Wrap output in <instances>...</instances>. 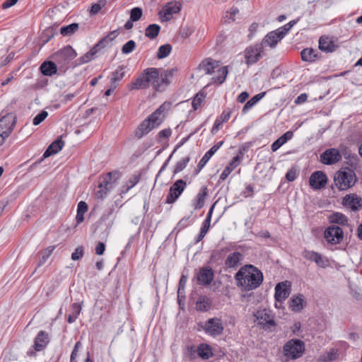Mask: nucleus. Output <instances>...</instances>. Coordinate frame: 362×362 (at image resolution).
<instances>
[{
  "label": "nucleus",
  "instance_id": "obj_1",
  "mask_svg": "<svg viewBox=\"0 0 362 362\" xmlns=\"http://www.w3.org/2000/svg\"><path fill=\"white\" fill-rule=\"evenodd\" d=\"M177 71V68L168 69L146 68L128 84V89L129 90H144L151 87L156 92H163L171 83V79Z\"/></svg>",
  "mask_w": 362,
  "mask_h": 362
},
{
  "label": "nucleus",
  "instance_id": "obj_2",
  "mask_svg": "<svg viewBox=\"0 0 362 362\" xmlns=\"http://www.w3.org/2000/svg\"><path fill=\"white\" fill-rule=\"evenodd\" d=\"M235 279L238 287L249 291L257 288L262 284L263 275L258 269L249 264L240 268L235 274Z\"/></svg>",
  "mask_w": 362,
  "mask_h": 362
},
{
  "label": "nucleus",
  "instance_id": "obj_3",
  "mask_svg": "<svg viewBox=\"0 0 362 362\" xmlns=\"http://www.w3.org/2000/svg\"><path fill=\"white\" fill-rule=\"evenodd\" d=\"M117 35V30H115L110 32L108 35L100 39L93 46V47L90 49V51L79 58L80 64L88 63L96 58L98 52L100 50L109 46L110 43L116 38Z\"/></svg>",
  "mask_w": 362,
  "mask_h": 362
},
{
  "label": "nucleus",
  "instance_id": "obj_4",
  "mask_svg": "<svg viewBox=\"0 0 362 362\" xmlns=\"http://www.w3.org/2000/svg\"><path fill=\"white\" fill-rule=\"evenodd\" d=\"M120 177L121 173L119 171H112L107 173L98 185L99 189L95 192L96 197L103 199L107 193L117 185V181Z\"/></svg>",
  "mask_w": 362,
  "mask_h": 362
},
{
  "label": "nucleus",
  "instance_id": "obj_5",
  "mask_svg": "<svg viewBox=\"0 0 362 362\" xmlns=\"http://www.w3.org/2000/svg\"><path fill=\"white\" fill-rule=\"evenodd\" d=\"M334 181L339 190H346L355 185L356 177L353 170L347 168L345 170L337 171L334 175Z\"/></svg>",
  "mask_w": 362,
  "mask_h": 362
},
{
  "label": "nucleus",
  "instance_id": "obj_6",
  "mask_svg": "<svg viewBox=\"0 0 362 362\" xmlns=\"http://www.w3.org/2000/svg\"><path fill=\"white\" fill-rule=\"evenodd\" d=\"M76 56V51L71 46L67 45L54 52L52 58L61 68L66 69L68 64Z\"/></svg>",
  "mask_w": 362,
  "mask_h": 362
},
{
  "label": "nucleus",
  "instance_id": "obj_7",
  "mask_svg": "<svg viewBox=\"0 0 362 362\" xmlns=\"http://www.w3.org/2000/svg\"><path fill=\"white\" fill-rule=\"evenodd\" d=\"M204 332L213 337L221 335L223 331L222 320L218 317H212L206 320L204 324H199Z\"/></svg>",
  "mask_w": 362,
  "mask_h": 362
},
{
  "label": "nucleus",
  "instance_id": "obj_8",
  "mask_svg": "<svg viewBox=\"0 0 362 362\" xmlns=\"http://www.w3.org/2000/svg\"><path fill=\"white\" fill-rule=\"evenodd\" d=\"M304 349V343L299 339L291 340L284 346V355L288 359H296L300 357Z\"/></svg>",
  "mask_w": 362,
  "mask_h": 362
},
{
  "label": "nucleus",
  "instance_id": "obj_9",
  "mask_svg": "<svg viewBox=\"0 0 362 362\" xmlns=\"http://www.w3.org/2000/svg\"><path fill=\"white\" fill-rule=\"evenodd\" d=\"M16 123V116L14 113L10 112L0 117V132L4 136H9L13 131Z\"/></svg>",
  "mask_w": 362,
  "mask_h": 362
},
{
  "label": "nucleus",
  "instance_id": "obj_10",
  "mask_svg": "<svg viewBox=\"0 0 362 362\" xmlns=\"http://www.w3.org/2000/svg\"><path fill=\"white\" fill-rule=\"evenodd\" d=\"M324 236L325 240L332 245L340 243L344 238L342 229L337 226L332 225L326 228Z\"/></svg>",
  "mask_w": 362,
  "mask_h": 362
},
{
  "label": "nucleus",
  "instance_id": "obj_11",
  "mask_svg": "<svg viewBox=\"0 0 362 362\" xmlns=\"http://www.w3.org/2000/svg\"><path fill=\"white\" fill-rule=\"evenodd\" d=\"M186 185V182L181 179L175 182V183L170 187L165 202L167 204L174 203L183 192Z\"/></svg>",
  "mask_w": 362,
  "mask_h": 362
},
{
  "label": "nucleus",
  "instance_id": "obj_12",
  "mask_svg": "<svg viewBox=\"0 0 362 362\" xmlns=\"http://www.w3.org/2000/svg\"><path fill=\"white\" fill-rule=\"evenodd\" d=\"M341 160V155L337 148L327 149L320 155V160L323 164L332 165Z\"/></svg>",
  "mask_w": 362,
  "mask_h": 362
},
{
  "label": "nucleus",
  "instance_id": "obj_13",
  "mask_svg": "<svg viewBox=\"0 0 362 362\" xmlns=\"http://www.w3.org/2000/svg\"><path fill=\"white\" fill-rule=\"evenodd\" d=\"M214 272L209 267H203L199 268L197 274V282L201 286H209L214 280Z\"/></svg>",
  "mask_w": 362,
  "mask_h": 362
},
{
  "label": "nucleus",
  "instance_id": "obj_14",
  "mask_svg": "<svg viewBox=\"0 0 362 362\" xmlns=\"http://www.w3.org/2000/svg\"><path fill=\"white\" fill-rule=\"evenodd\" d=\"M263 52L262 45H255L247 48L245 51V58L247 64H255L261 58Z\"/></svg>",
  "mask_w": 362,
  "mask_h": 362
},
{
  "label": "nucleus",
  "instance_id": "obj_15",
  "mask_svg": "<svg viewBox=\"0 0 362 362\" xmlns=\"http://www.w3.org/2000/svg\"><path fill=\"white\" fill-rule=\"evenodd\" d=\"M342 204L351 211H356L362 207V199L356 194H349L343 198Z\"/></svg>",
  "mask_w": 362,
  "mask_h": 362
},
{
  "label": "nucleus",
  "instance_id": "obj_16",
  "mask_svg": "<svg viewBox=\"0 0 362 362\" xmlns=\"http://www.w3.org/2000/svg\"><path fill=\"white\" fill-rule=\"evenodd\" d=\"M291 285L288 281L279 283L275 287V300L278 302L286 299L290 295Z\"/></svg>",
  "mask_w": 362,
  "mask_h": 362
},
{
  "label": "nucleus",
  "instance_id": "obj_17",
  "mask_svg": "<svg viewBox=\"0 0 362 362\" xmlns=\"http://www.w3.org/2000/svg\"><path fill=\"white\" fill-rule=\"evenodd\" d=\"M309 183L312 188L320 189L327 183V176L322 171H315L310 177Z\"/></svg>",
  "mask_w": 362,
  "mask_h": 362
},
{
  "label": "nucleus",
  "instance_id": "obj_18",
  "mask_svg": "<svg viewBox=\"0 0 362 362\" xmlns=\"http://www.w3.org/2000/svg\"><path fill=\"white\" fill-rule=\"evenodd\" d=\"M49 334L45 331H40L35 338L33 347L36 351L43 350L49 342Z\"/></svg>",
  "mask_w": 362,
  "mask_h": 362
},
{
  "label": "nucleus",
  "instance_id": "obj_19",
  "mask_svg": "<svg viewBox=\"0 0 362 362\" xmlns=\"http://www.w3.org/2000/svg\"><path fill=\"white\" fill-rule=\"evenodd\" d=\"M338 46L332 38L327 36H321L319 40V49L325 52L330 53L336 50Z\"/></svg>",
  "mask_w": 362,
  "mask_h": 362
},
{
  "label": "nucleus",
  "instance_id": "obj_20",
  "mask_svg": "<svg viewBox=\"0 0 362 362\" xmlns=\"http://www.w3.org/2000/svg\"><path fill=\"white\" fill-rule=\"evenodd\" d=\"M301 59L310 63L315 62L321 59V54L313 48H305L300 52Z\"/></svg>",
  "mask_w": 362,
  "mask_h": 362
},
{
  "label": "nucleus",
  "instance_id": "obj_21",
  "mask_svg": "<svg viewBox=\"0 0 362 362\" xmlns=\"http://www.w3.org/2000/svg\"><path fill=\"white\" fill-rule=\"evenodd\" d=\"M283 38L284 37H281L279 30L276 29V30L269 33L263 39L261 45H262V46L264 45H268L270 47L274 48L276 47L278 42Z\"/></svg>",
  "mask_w": 362,
  "mask_h": 362
},
{
  "label": "nucleus",
  "instance_id": "obj_22",
  "mask_svg": "<svg viewBox=\"0 0 362 362\" xmlns=\"http://www.w3.org/2000/svg\"><path fill=\"white\" fill-rule=\"evenodd\" d=\"M223 141H219L215 145H214L202 158L200 161L197 165L198 172H199L207 163L209 159L214 156V154L219 149V148L223 145Z\"/></svg>",
  "mask_w": 362,
  "mask_h": 362
},
{
  "label": "nucleus",
  "instance_id": "obj_23",
  "mask_svg": "<svg viewBox=\"0 0 362 362\" xmlns=\"http://www.w3.org/2000/svg\"><path fill=\"white\" fill-rule=\"evenodd\" d=\"M64 146V141L62 139V137H58L47 147V148L43 154V157L46 158L52 155L57 153L62 149Z\"/></svg>",
  "mask_w": 362,
  "mask_h": 362
},
{
  "label": "nucleus",
  "instance_id": "obj_24",
  "mask_svg": "<svg viewBox=\"0 0 362 362\" xmlns=\"http://www.w3.org/2000/svg\"><path fill=\"white\" fill-rule=\"evenodd\" d=\"M231 110H225L221 115L216 118L214 126L211 128V132L213 135L216 134L220 129V127L226 122H227L231 115Z\"/></svg>",
  "mask_w": 362,
  "mask_h": 362
},
{
  "label": "nucleus",
  "instance_id": "obj_25",
  "mask_svg": "<svg viewBox=\"0 0 362 362\" xmlns=\"http://www.w3.org/2000/svg\"><path fill=\"white\" fill-rule=\"evenodd\" d=\"M218 66V62L209 58L202 61L199 65L198 69L203 71L205 74H211L214 71V69Z\"/></svg>",
  "mask_w": 362,
  "mask_h": 362
},
{
  "label": "nucleus",
  "instance_id": "obj_26",
  "mask_svg": "<svg viewBox=\"0 0 362 362\" xmlns=\"http://www.w3.org/2000/svg\"><path fill=\"white\" fill-rule=\"evenodd\" d=\"M243 255L239 252H234L228 255L225 260V265L227 268H236L243 260Z\"/></svg>",
  "mask_w": 362,
  "mask_h": 362
},
{
  "label": "nucleus",
  "instance_id": "obj_27",
  "mask_svg": "<svg viewBox=\"0 0 362 362\" xmlns=\"http://www.w3.org/2000/svg\"><path fill=\"white\" fill-rule=\"evenodd\" d=\"M208 196V189L206 187H203L199 193L197 194L193 201V206L194 209H202L205 203V199Z\"/></svg>",
  "mask_w": 362,
  "mask_h": 362
},
{
  "label": "nucleus",
  "instance_id": "obj_28",
  "mask_svg": "<svg viewBox=\"0 0 362 362\" xmlns=\"http://www.w3.org/2000/svg\"><path fill=\"white\" fill-rule=\"evenodd\" d=\"M56 62L51 61L44 62L40 67L41 73L45 76H51L55 74L57 71Z\"/></svg>",
  "mask_w": 362,
  "mask_h": 362
},
{
  "label": "nucleus",
  "instance_id": "obj_29",
  "mask_svg": "<svg viewBox=\"0 0 362 362\" xmlns=\"http://www.w3.org/2000/svg\"><path fill=\"white\" fill-rule=\"evenodd\" d=\"M305 306L304 297L303 295L299 294L296 296H293L290 300L289 307L292 311L300 312Z\"/></svg>",
  "mask_w": 362,
  "mask_h": 362
},
{
  "label": "nucleus",
  "instance_id": "obj_30",
  "mask_svg": "<svg viewBox=\"0 0 362 362\" xmlns=\"http://www.w3.org/2000/svg\"><path fill=\"white\" fill-rule=\"evenodd\" d=\"M154 128V125L144 119L135 131V136L138 139L142 138Z\"/></svg>",
  "mask_w": 362,
  "mask_h": 362
},
{
  "label": "nucleus",
  "instance_id": "obj_31",
  "mask_svg": "<svg viewBox=\"0 0 362 362\" xmlns=\"http://www.w3.org/2000/svg\"><path fill=\"white\" fill-rule=\"evenodd\" d=\"M255 316L258 320V323L260 325H268L270 326L275 325L274 320L270 318V315L267 313L266 310H258Z\"/></svg>",
  "mask_w": 362,
  "mask_h": 362
},
{
  "label": "nucleus",
  "instance_id": "obj_32",
  "mask_svg": "<svg viewBox=\"0 0 362 362\" xmlns=\"http://www.w3.org/2000/svg\"><path fill=\"white\" fill-rule=\"evenodd\" d=\"M240 157L239 156H235L221 174L220 180H225L231 172L240 164Z\"/></svg>",
  "mask_w": 362,
  "mask_h": 362
},
{
  "label": "nucleus",
  "instance_id": "obj_33",
  "mask_svg": "<svg viewBox=\"0 0 362 362\" xmlns=\"http://www.w3.org/2000/svg\"><path fill=\"white\" fill-rule=\"evenodd\" d=\"M293 134L291 131L286 132L272 144V151L274 152L277 151L282 145H284L288 140H290L293 137Z\"/></svg>",
  "mask_w": 362,
  "mask_h": 362
},
{
  "label": "nucleus",
  "instance_id": "obj_34",
  "mask_svg": "<svg viewBox=\"0 0 362 362\" xmlns=\"http://www.w3.org/2000/svg\"><path fill=\"white\" fill-rule=\"evenodd\" d=\"M228 71L227 66H222L218 69L217 75L216 76L212 77L211 80L213 83H216L218 85L222 84L228 75Z\"/></svg>",
  "mask_w": 362,
  "mask_h": 362
},
{
  "label": "nucleus",
  "instance_id": "obj_35",
  "mask_svg": "<svg viewBox=\"0 0 362 362\" xmlns=\"http://www.w3.org/2000/svg\"><path fill=\"white\" fill-rule=\"evenodd\" d=\"M181 5L180 4H169L165 11L164 18L165 21H169L172 18L173 13L180 12Z\"/></svg>",
  "mask_w": 362,
  "mask_h": 362
},
{
  "label": "nucleus",
  "instance_id": "obj_36",
  "mask_svg": "<svg viewBox=\"0 0 362 362\" xmlns=\"http://www.w3.org/2000/svg\"><path fill=\"white\" fill-rule=\"evenodd\" d=\"M329 221L332 223H337L342 226H346L348 224L347 217L339 212H335L330 215Z\"/></svg>",
  "mask_w": 362,
  "mask_h": 362
},
{
  "label": "nucleus",
  "instance_id": "obj_37",
  "mask_svg": "<svg viewBox=\"0 0 362 362\" xmlns=\"http://www.w3.org/2000/svg\"><path fill=\"white\" fill-rule=\"evenodd\" d=\"M71 313L67 317V322L70 324L74 322L81 311V305L78 303H73L71 306Z\"/></svg>",
  "mask_w": 362,
  "mask_h": 362
},
{
  "label": "nucleus",
  "instance_id": "obj_38",
  "mask_svg": "<svg viewBox=\"0 0 362 362\" xmlns=\"http://www.w3.org/2000/svg\"><path fill=\"white\" fill-rule=\"evenodd\" d=\"M211 307V300L206 296L200 297L196 303V309L199 311H207Z\"/></svg>",
  "mask_w": 362,
  "mask_h": 362
},
{
  "label": "nucleus",
  "instance_id": "obj_39",
  "mask_svg": "<svg viewBox=\"0 0 362 362\" xmlns=\"http://www.w3.org/2000/svg\"><path fill=\"white\" fill-rule=\"evenodd\" d=\"M160 27L157 24H151L145 30V35L150 39H155L159 34Z\"/></svg>",
  "mask_w": 362,
  "mask_h": 362
},
{
  "label": "nucleus",
  "instance_id": "obj_40",
  "mask_svg": "<svg viewBox=\"0 0 362 362\" xmlns=\"http://www.w3.org/2000/svg\"><path fill=\"white\" fill-rule=\"evenodd\" d=\"M338 356V350L331 349L329 351H327L320 356V361L322 362H330L335 360Z\"/></svg>",
  "mask_w": 362,
  "mask_h": 362
},
{
  "label": "nucleus",
  "instance_id": "obj_41",
  "mask_svg": "<svg viewBox=\"0 0 362 362\" xmlns=\"http://www.w3.org/2000/svg\"><path fill=\"white\" fill-rule=\"evenodd\" d=\"M266 94V92H262L258 93L253 96L250 100H249L243 108V112H246L247 110L252 108L257 102H259Z\"/></svg>",
  "mask_w": 362,
  "mask_h": 362
},
{
  "label": "nucleus",
  "instance_id": "obj_42",
  "mask_svg": "<svg viewBox=\"0 0 362 362\" xmlns=\"http://www.w3.org/2000/svg\"><path fill=\"white\" fill-rule=\"evenodd\" d=\"M78 28V24L71 23L66 26H63L60 29V33L63 36H69L74 34Z\"/></svg>",
  "mask_w": 362,
  "mask_h": 362
},
{
  "label": "nucleus",
  "instance_id": "obj_43",
  "mask_svg": "<svg viewBox=\"0 0 362 362\" xmlns=\"http://www.w3.org/2000/svg\"><path fill=\"white\" fill-rule=\"evenodd\" d=\"M54 248L55 246H49L41 252V256L39 259L38 266H41L47 262L49 256L53 252Z\"/></svg>",
  "mask_w": 362,
  "mask_h": 362
},
{
  "label": "nucleus",
  "instance_id": "obj_44",
  "mask_svg": "<svg viewBox=\"0 0 362 362\" xmlns=\"http://www.w3.org/2000/svg\"><path fill=\"white\" fill-rule=\"evenodd\" d=\"M205 98L206 95L202 91H199L195 95L192 103L194 110H197L202 105Z\"/></svg>",
  "mask_w": 362,
  "mask_h": 362
},
{
  "label": "nucleus",
  "instance_id": "obj_45",
  "mask_svg": "<svg viewBox=\"0 0 362 362\" xmlns=\"http://www.w3.org/2000/svg\"><path fill=\"white\" fill-rule=\"evenodd\" d=\"M124 69L125 67L124 66H119L114 72H112L111 78L112 83H116L123 78L125 75Z\"/></svg>",
  "mask_w": 362,
  "mask_h": 362
},
{
  "label": "nucleus",
  "instance_id": "obj_46",
  "mask_svg": "<svg viewBox=\"0 0 362 362\" xmlns=\"http://www.w3.org/2000/svg\"><path fill=\"white\" fill-rule=\"evenodd\" d=\"M172 46L170 44L163 45L158 48L157 57L160 59H163L170 54Z\"/></svg>",
  "mask_w": 362,
  "mask_h": 362
},
{
  "label": "nucleus",
  "instance_id": "obj_47",
  "mask_svg": "<svg viewBox=\"0 0 362 362\" xmlns=\"http://www.w3.org/2000/svg\"><path fill=\"white\" fill-rule=\"evenodd\" d=\"M238 13H239L238 8H237L235 7L231 8L229 11L230 15L228 16V14H226V16H224L222 18L223 23L226 24V23H230L234 22L235 21V16L236 14H238Z\"/></svg>",
  "mask_w": 362,
  "mask_h": 362
},
{
  "label": "nucleus",
  "instance_id": "obj_48",
  "mask_svg": "<svg viewBox=\"0 0 362 362\" xmlns=\"http://www.w3.org/2000/svg\"><path fill=\"white\" fill-rule=\"evenodd\" d=\"M189 161V157L183 158L182 160L178 161L175 165L173 173L176 174V173H180L182 170H183L186 168Z\"/></svg>",
  "mask_w": 362,
  "mask_h": 362
},
{
  "label": "nucleus",
  "instance_id": "obj_49",
  "mask_svg": "<svg viewBox=\"0 0 362 362\" xmlns=\"http://www.w3.org/2000/svg\"><path fill=\"white\" fill-rule=\"evenodd\" d=\"M314 262L316 264L322 268H325L329 265V260L325 257H323L321 254L317 253L315 258Z\"/></svg>",
  "mask_w": 362,
  "mask_h": 362
},
{
  "label": "nucleus",
  "instance_id": "obj_50",
  "mask_svg": "<svg viewBox=\"0 0 362 362\" xmlns=\"http://www.w3.org/2000/svg\"><path fill=\"white\" fill-rule=\"evenodd\" d=\"M135 47V42L132 40H130L122 46V52L124 54H128L132 52L134 50Z\"/></svg>",
  "mask_w": 362,
  "mask_h": 362
},
{
  "label": "nucleus",
  "instance_id": "obj_51",
  "mask_svg": "<svg viewBox=\"0 0 362 362\" xmlns=\"http://www.w3.org/2000/svg\"><path fill=\"white\" fill-rule=\"evenodd\" d=\"M298 20L299 18L297 20L291 21L284 26L278 28L281 37H284L286 34L291 29V28L298 21Z\"/></svg>",
  "mask_w": 362,
  "mask_h": 362
},
{
  "label": "nucleus",
  "instance_id": "obj_52",
  "mask_svg": "<svg viewBox=\"0 0 362 362\" xmlns=\"http://www.w3.org/2000/svg\"><path fill=\"white\" fill-rule=\"evenodd\" d=\"M105 4L106 0H100L97 3L93 4L90 10V15L97 14L100 9L105 6Z\"/></svg>",
  "mask_w": 362,
  "mask_h": 362
},
{
  "label": "nucleus",
  "instance_id": "obj_53",
  "mask_svg": "<svg viewBox=\"0 0 362 362\" xmlns=\"http://www.w3.org/2000/svg\"><path fill=\"white\" fill-rule=\"evenodd\" d=\"M48 116V113L45 110L41 111L39 114H37L33 120V123L34 125L37 126L40 124L42 121H44L46 117Z\"/></svg>",
  "mask_w": 362,
  "mask_h": 362
},
{
  "label": "nucleus",
  "instance_id": "obj_54",
  "mask_svg": "<svg viewBox=\"0 0 362 362\" xmlns=\"http://www.w3.org/2000/svg\"><path fill=\"white\" fill-rule=\"evenodd\" d=\"M142 16V10L139 7H135L131 11L130 18L132 21H139Z\"/></svg>",
  "mask_w": 362,
  "mask_h": 362
},
{
  "label": "nucleus",
  "instance_id": "obj_55",
  "mask_svg": "<svg viewBox=\"0 0 362 362\" xmlns=\"http://www.w3.org/2000/svg\"><path fill=\"white\" fill-rule=\"evenodd\" d=\"M83 255L84 251L83 246H78L71 254V259L74 261L78 260L83 257Z\"/></svg>",
  "mask_w": 362,
  "mask_h": 362
},
{
  "label": "nucleus",
  "instance_id": "obj_56",
  "mask_svg": "<svg viewBox=\"0 0 362 362\" xmlns=\"http://www.w3.org/2000/svg\"><path fill=\"white\" fill-rule=\"evenodd\" d=\"M215 204H216V202L214 204H212V206H211V208H210V209H209V211L208 212V214L206 216V219L204 220V221L203 223L202 228H205V229H206L208 230H209V227H210L211 215H212V213H213Z\"/></svg>",
  "mask_w": 362,
  "mask_h": 362
},
{
  "label": "nucleus",
  "instance_id": "obj_57",
  "mask_svg": "<svg viewBox=\"0 0 362 362\" xmlns=\"http://www.w3.org/2000/svg\"><path fill=\"white\" fill-rule=\"evenodd\" d=\"M139 181V178L137 177H134L132 179H130L128 182L127 183V185L124 186L123 188H125L124 189H122L123 193H127L131 188H132Z\"/></svg>",
  "mask_w": 362,
  "mask_h": 362
},
{
  "label": "nucleus",
  "instance_id": "obj_58",
  "mask_svg": "<svg viewBox=\"0 0 362 362\" xmlns=\"http://www.w3.org/2000/svg\"><path fill=\"white\" fill-rule=\"evenodd\" d=\"M318 252H314V251H310V250H305L303 253H302V255L303 257L308 259V260H310V261H313L314 262L315 260V257L317 256V254Z\"/></svg>",
  "mask_w": 362,
  "mask_h": 362
},
{
  "label": "nucleus",
  "instance_id": "obj_59",
  "mask_svg": "<svg viewBox=\"0 0 362 362\" xmlns=\"http://www.w3.org/2000/svg\"><path fill=\"white\" fill-rule=\"evenodd\" d=\"M160 114L159 112H158L156 110L155 112H153L151 115H150L147 119H146V120H148V122L151 124H153L154 125V128L156 127V126L157 125V122L158 120V117H159V115Z\"/></svg>",
  "mask_w": 362,
  "mask_h": 362
},
{
  "label": "nucleus",
  "instance_id": "obj_60",
  "mask_svg": "<svg viewBox=\"0 0 362 362\" xmlns=\"http://www.w3.org/2000/svg\"><path fill=\"white\" fill-rule=\"evenodd\" d=\"M187 281V276L185 275H182L180 277V279L179 281V286H178V291H177L178 296H180L181 291L185 289Z\"/></svg>",
  "mask_w": 362,
  "mask_h": 362
},
{
  "label": "nucleus",
  "instance_id": "obj_61",
  "mask_svg": "<svg viewBox=\"0 0 362 362\" xmlns=\"http://www.w3.org/2000/svg\"><path fill=\"white\" fill-rule=\"evenodd\" d=\"M88 204L85 202L81 201L78 204L77 212H78V214H85L88 211Z\"/></svg>",
  "mask_w": 362,
  "mask_h": 362
},
{
  "label": "nucleus",
  "instance_id": "obj_62",
  "mask_svg": "<svg viewBox=\"0 0 362 362\" xmlns=\"http://www.w3.org/2000/svg\"><path fill=\"white\" fill-rule=\"evenodd\" d=\"M81 343L80 341H77L75 344V346H74V349L71 354V362H74V361L77 356L78 349L81 347Z\"/></svg>",
  "mask_w": 362,
  "mask_h": 362
},
{
  "label": "nucleus",
  "instance_id": "obj_63",
  "mask_svg": "<svg viewBox=\"0 0 362 362\" xmlns=\"http://www.w3.org/2000/svg\"><path fill=\"white\" fill-rule=\"evenodd\" d=\"M105 250V245L102 242L98 243V244L96 245V247H95L96 255H102L104 253Z\"/></svg>",
  "mask_w": 362,
  "mask_h": 362
},
{
  "label": "nucleus",
  "instance_id": "obj_64",
  "mask_svg": "<svg viewBox=\"0 0 362 362\" xmlns=\"http://www.w3.org/2000/svg\"><path fill=\"white\" fill-rule=\"evenodd\" d=\"M189 216L182 218L177 223L179 229H182L187 227L189 224Z\"/></svg>",
  "mask_w": 362,
  "mask_h": 362
}]
</instances>
